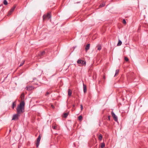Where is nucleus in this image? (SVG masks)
I'll return each instance as SVG.
<instances>
[{"label": "nucleus", "mask_w": 148, "mask_h": 148, "mask_svg": "<svg viewBox=\"0 0 148 148\" xmlns=\"http://www.w3.org/2000/svg\"><path fill=\"white\" fill-rule=\"evenodd\" d=\"M25 102H20L16 108V111L18 114L23 113L25 111Z\"/></svg>", "instance_id": "obj_1"}, {"label": "nucleus", "mask_w": 148, "mask_h": 148, "mask_svg": "<svg viewBox=\"0 0 148 148\" xmlns=\"http://www.w3.org/2000/svg\"><path fill=\"white\" fill-rule=\"evenodd\" d=\"M77 63L78 64H81V66H85L86 65V62L84 60H82L81 59H78L77 61ZM79 66H80L81 65H79Z\"/></svg>", "instance_id": "obj_2"}, {"label": "nucleus", "mask_w": 148, "mask_h": 148, "mask_svg": "<svg viewBox=\"0 0 148 148\" xmlns=\"http://www.w3.org/2000/svg\"><path fill=\"white\" fill-rule=\"evenodd\" d=\"M50 13H48L47 14H44L43 16V20L44 21L46 19H49L51 17Z\"/></svg>", "instance_id": "obj_3"}, {"label": "nucleus", "mask_w": 148, "mask_h": 148, "mask_svg": "<svg viewBox=\"0 0 148 148\" xmlns=\"http://www.w3.org/2000/svg\"><path fill=\"white\" fill-rule=\"evenodd\" d=\"M41 139V137L40 135L37 139V141L36 143V146L37 147H38L40 144V141Z\"/></svg>", "instance_id": "obj_4"}, {"label": "nucleus", "mask_w": 148, "mask_h": 148, "mask_svg": "<svg viewBox=\"0 0 148 148\" xmlns=\"http://www.w3.org/2000/svg\"><path fill=\"white\" fill-rule=\"evenodd\" d=\"M21 101L20 102H24L25 101V95L24 93H22L20 96Z\"/></svg>", "instance_id": "obj_5"}, {"label": "nucleus", "mask_w": 148, "mask_h": 148, "mask_svg": "<svg viewBox=\"0 0 148 148\" xmlns=\"http://www.w3.org/2000/svg\"><path fill=\"white\" fill-rule=\"evenodd\" d=\"M20 114H14L13 116L12 120H15L16 119H18V116H19Z\"/></svg>", "instance_id": "obj_6"}, {"label": "nucleus", "mask_w": 148, "mask_h": 148, "mask_svg": "<svg viewBox=\"0 0 148 148\" xmlns=\"http://www.w3.org/2000/svg\"><path fill=\"white\" fill-rule=\"evenodd\" d=\"M34 88L32 86H27L25 89L26 90H31Z\"/></svg>", "instance_id": "obj_7"}, {"label": "nucleus", "mask_w": 148, "mask_h": 148, "mask_svg": "<svg viewBox=\"0 0 148 148\" xmlns=\"http://www.w3.org/2000/svg\"><path fill=\"white\" fill-rule=\"evenodd\" d=\"M112 116H113V118L114 119V120L116 121H117V120H118L117 117L115 115V114L113 112H112Z\"/></svg>", "instance_id": "obj_8"}, {"label": "nucleus", "mask_w": 148, "mask_h": 148, "mask_svg": "<svg viewBox=\"0 0 148 148\" xmlns=\"http://www.w3.org/2000/svg\"><path fill=\"white\" fill-rule=\"evenodd\" d=\"M45 51H43L40 52L39 54V56L41 57H42L43 55H45Z\"/></svg>", "instance_id": "obj_9"}, {"label": "nucleus", "mask_w": 148, "mask_h": 148, "mask_svg": "<svg viewBox=\"0 0 148 148\" xmlns=\"http://www.w3.org/2000/svg\"><path fill=\"white\" fill-rule=\"evenodd\" d=\"M90 44H88L86 47L85 50L86 51L88 50L90 47Z\"/></svg>", "instance_id": "obj_10"}, {"label": "nucleus", "mask_w": 148, "mask_h": 148, "mask_svg": "<svg viewBox=\"0 0 148 148\" xmlns=\"http://www.w3.org/2000/svg\"><path fill=\"white\" fill-rule=\"evenodd\" d=\"M83 86L84 92L85 93L87 91L86 87V86L84 84H83Z\"/></svg>", "instance_id": "obj_11"}, {"label": "nucleus", "mask_w": 148, "mask_h": 148, "mask_svg": "<svg viewBox=\"0 0 148 148\" xmlns=\"http://www.w3.org/2000/svg\"><path fill=\"white\" fill-rule=\"evenodd\" d=\"M97 50L99 51L101 49V47L100 45H98L97 46Z\"/></svg>", "instance_id": "obj_12"}, {"label": "nucleus", "mask_w": 148, "mask_h": 148, "mask_svg": "<svg viewBox=\"0 0 148 148\" xmlns=\"http://www.w3.org/2000/svg\"><path fill=\"white\" fill-rule=\"evenodd\" d=\"M72 94V91L70 89H68V95L69 96H70Z\"/></svg>", "instance_id": "obj_13"}, {"label": "nucleus", "mask_w": 148, "mask_h": 148, "mask_svg": "<svg viewBox=\"0 0 148 148\" xmlns=\"http://www.w3.org/2000/svg\"><path fill=\"white\" fill-rule=\"evenodd\" d=\"M68 113H64L63 114V117L64 118H66L67 117V116H68Z\"/></svg>", "instance_id": "obj_14"}, {"label": "nucleus", "mask_w": 148, "mask_h": 148, "mask_svg": "<svg viewBox=\"0 0 148 148\" xmlns=\"http://www.w3.org/2000/svg\"><path fill=\"white\" fill-rule=\"evenodd\" d=\"M122 42L120 40H119L118 42L117 43V45L118 46H120L122 44Z\"/></svg>", "instance_id": "obj_15"}, {"label": "nucleus", "mask_w": 148, "mask_h": 148, "mask_svg": "<svg viewBox=\"0 0 148 148\" xmlns=\"http://www.w3.org/2000/svg\"><path fill=\"white\" fill-rule=\"evenodd\" d=\"M99 140H101L102 138V136L101 134H100L99 135L98 137Z\"/></svg>", "instance_id": "obj_16"}, {"label": "nucleus", "mask_w": 148, "mask_h": 148, "mask_svg": "<svg viewBox=\"0 0 148 148\" xmlns=\"http://www.w3.org/2000/svg\"><path fill=\"white\" fill-rule=\"evenodd\" d=\"M3 3L5 5H7L8 4V2L6 0H4L3 1Z\"/></svg>", "instance_id": "obj_17"}, {"label": "nucleus", "mask_w": 148, "mask_h": 148, "mask_svg": "<svg viewBox=\"0 0 148 148\" xmlns=\"http://www.w3.org/2000/svg\"><path fill=\"white\" fill-rule=\"evenodd\" d=\"M16 102H13V103L12 104V107L13 109H14V107L16 106Z\"/></svg>", "instance_id": "obj_18"}, {"label": "nucleus", "mask_w": 148, "mask_h": 148, "mask_svg": "<svg viewBox=\"0 0 148 148\" xmlns=\"http://www.w3.org/2000/svg\"><path fill=\"white\" fill-rule=\"evenodd\" d=\"M16 8V6H13V7H12L11 9L10 10V11H11V12H13V11H14V10L15 9V8Z\"/></svg>", "instance_id": "obj_19"}, {"label": "nucleus", "mask_w": 148, "mask_h": 148, "mask_svg": "<svg viewBox=\"0 0 148 148\" xmlns=\"http://www.w3.org/2000/svg\"><path fill=\"white\" fill-rule=\"evenodd\" d=\"M78 119L79 120L82 121V116L81 115H80L79 116Z\"/></svg>", "instance_id": "obj_20"}, {"label": "nucleus", "mask_w": 148, "mask_h": 148, "mask_svg": "<svg viewBox=\"0 0 148 148\" xmlns=\"http://www.w3.org/2000/svg\"><path fill=\"white\" fill-rule=\"evenodd\" d=\"M105 5V3H102L100 5L99 7H103Z\"/></svg>", "instance_id": "obj_21"}, {"label": "nucleus", "mask_w": 148, "mask_h": 148, "mask_svg": "<svg viewBox=\"0 0 148 148\" xmlns=\"http://www.w3.org/2000/svg\"><path fill=\"white\" fill-rule=\"evenodd\" d=\"M25 62V61L23 60V61L19 65V66H21L23 65V64H24Z\"/></svg>", "instance_id": "obj_22"}, {"label": "nucleus", "mask_w": 148, "mask_h": 148, "mask_svg": "<svg viewBox=\"0 0 148 148\" xmlns=\"http://www.w3.org/2000/svg\"><path fill=\"white\" fill-rule=\"evenodd\" d=\"M105 144L103 143H102L101 144V148H103L105 147Z\"/></svg>", "instance_id": "obj_23"}, {"label": "nucleus", "mask_w": 148, "mask_h": 148, "mask_svg": "<svg viewBox=\"0 0 148 148\" xmlns=\"http://www.w3.org/2000/svg\"><path fill=\"white\" fill-rule=\"evenodd\" d=\"M119 70L117 69V70H116L115 73V75H114V76H115L116 74H118L119 73Z\"/></svg>", "instance_id": "obj_24"}, {"label": "nucleus", "mask_w": 148, "mask_h": 148, "mask_svg": "<svg viewBox=\"0 0 148 148\" xmlns=\"http://www.w3.org/2000/svg\"><path fill=\"white\" fill-rule=\"evenodd\" d=\"M50 93L49 92H47L46 94H45V96H48L49 95Z\"/></svg>", "instance_id": "obj_25"}, {"label": "nucleus", "mask_w": 148, "mask_h": 148, "mask_svg": "<svg viewBox=\"0 0 148 148\" xmlns=\"http://www.w3.org/2000/svg\"><path fill=\"white\" fill-rule=\"evenodd\" d=\"M12 12H11V11L10 10L8 12V16H9V15H10Z\"/></svg>", "instance_id": "obj_26"}, {"label": "nucleus", "mask_w": 148, "mask_h": 148, "mask_svg": "<svg viewBox=\"0 0 148 148\" xmlns=\"http://www.w3.org/2000/svg\"><path fill=\"white\" fill-rule=\"evenodd\" d=\"M125 60L126 61V62H127V61H128V60H129V59H128V58L127 57H125Z\"/></svg>", "instance_id": "obj_27"}, {"label": "nucleus", "mask_w": 148, "mask_h": 148, "mask_svg": "<svg viewBox=\"0 0 148 148\" xmlns=\"http://www.w3.org/2000/svg\"><path fill=\"white\" fill-rule=\"evenodd\" d=\"M123 23L124 24H126V21L125 19H123Z\"/></svg>", "instance_id": "obj_28"}, {"label": "nucleus", "mask_w": 148, "mask_h": 148, "mask_svg": "<svg viewBox=\"0 0 148 148\" xmlns=\"http://www.w3.org/2000/svg\"><path fill=\"white\" fill-rule=\"evenodd\" d=\"M52 127L53 129L56 130V129L57 127L56 126H53Z\"/></svg>", "instance_id": "obj_29"}, {"label": "nucleus", "mask_w": 148, "mask_h": 148, "mask_svg": "<svg viewBox=\"0 0 148 148\" xmlns=\"http://www.w3.org/2000/svg\"><path fill=\"white\" fill-rule=\"evenodd\" d=\"M80 106H81V110H83V106H82V105H81Z\"/></svg>", "instance_id": "obj_30"}, {"label": "nucleus", "mask_w": 148, "mask_h": 148, "mask_svg": "<svg viewBox=\"0 0 148 148\" xmlns=\"http://www.w3.org/2000/svg\"><path fill=\"white\" fill-rule=\"evenodd\" d=\"M51 107L52 108H53V109L55 107H54V106H53L51 104Z\"/></svg>", "instance_id": "obj_31"}, {"label": "nucleus", "mask_w": 148, "mask_h": 148, "mask_svg": "<svg viewBox=\"0 0 148 148\" xmlns=\"http://www.w3.org/2000/svg\"><path fill=\"white\" fill-rule=\"evenodd\" d=\"M110 116H108V120H110Z\"/></svg>", "instance_id": "obj_32"}, {"label": "nucleus", "mask_w": 148, "mask_h": 148, "mask_svg": "<svg viewBox=\"0 0 148 148\" xmlns=\"http://www.w3.org/2000/svg\"><path fill=\"white\" fill-rule=\"evenodd\" d=\"M103 79H106V77H105V76H103Z\"/></svg>", "instance_id": "obj_33"}, {"label": "nucleus", "mask_w": 148, "mask_h": 148, "mask_svg": "<svg viewBox=\"0 0 148 148\" xmlns=\"http://www.w3.org/2000/svg\"><path fill=\"white\" fill-rule=\"evenodd\" d=\"M7 76L6 77H5V79H5L7 78Z\"/></svg>", "instance_id": "obj_34"}, {"label": "nucleus", "mask_w": 148, "mask_h": 148, "mask_svg": "<svg viewBox=\"0 0 148 148\" xmlns=\"http://www.w3.org/2000/svg\"><path fill=\"white\" fill-rule=\"evenodd\" d=\"M1 5H0V7H1Z\"/></svg>", "instance_id": "obj_35"}, {"label": "nucleus", "mask_w": 148, "mask_h": 148, "mask_svg": "<svg viewBox=\"0 0 148 148\" xmlns=\"http://www.w3.org/2000/svg\"><path fill=\"white\" fill-rule=\"evenodd\" d=\"M147 62H148V60H147Z\"/></svg>", "instance_id": "obj_36"}]
</instances>
